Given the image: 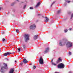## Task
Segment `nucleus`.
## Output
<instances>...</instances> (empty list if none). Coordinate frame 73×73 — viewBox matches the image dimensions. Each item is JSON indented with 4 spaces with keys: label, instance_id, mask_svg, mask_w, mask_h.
<instances>
[{
    "label": "nucleus",
    "instance_id": "f257e3e1",
    "mask_svg": "<svg viewBox=\"0 0 73 73\" xmlns=\"http://www.w3.org/2000/svg\"><path fill=\"white\" fill-rule=\"evenodd\" d=\"M3 64L4 66H5V67L2 66L1 67V72L2 73H4V71H5L4 69H8L7 64L4 63H3Z\"/></svg>",
    "mask_w": 73,
    "mask_h": 73
},
{
    "label": "nucleus",
    "instance_id": "f03ea898",
    "mask_svg": "<svg viewBox=\"0 0 73 73\" xmlns=\"http://www.w3.org/2000/svg\"><path fill=\"white\" fill-rule=\"evenodd\" d=\"M29 35L28 34H25V42H27L29 40Z\"/></svg>",
    "mask_w": 73,
    "mask_h": 73
},
{
    "label": "nucleus",
    "instance_id": "7ed1b4c3",
    "mask_svg": "<svg viewBox=\"0 0 73 73\" xmlns=\"http://www.w3.org/2000/svg\"><path fill=\"white\" fill-rule=\"evenodd\" d=\"M72 43L71 42H68L66 44V46L67 48H71L72 47Z\"/></svg>",
    "mask_w": 73,
    "mask_h": 73
},
{
    "label": "nucleus",
    "instance_id": "20e7f679",
    "mask_svg": "<svg viewBox=\"0 0 73 73\" xmlns=\"http://www.w3.org/2000/svg\"><path fill=\"white\" fill-rule=\"evenodd\" d=\"M66 41L65 40L63 41H60V42L59 43V45L60 46H63V45H65L66 43Z\"/></svg>",
    "mask_w": 73,
    "mask_h": 73
},
{
    "label": "nucleus",
    "instance_id": "39448f33",
    "mask_svg": "<svg viewBox=\"0 0 73 73\" xmlns=\"http://www.w3.org/2000/svg\"><path fill=\"white\" fill-rule=\"evenodd\" d=\"M57 67L58 68H64L65 67V65L63 64L60 63L58 65Z\"/></svg>",
    "mask_w": 73,
    "mask_h": 73
},
{
    "label": "nucleus",
    "instance_id": "423d86ee",
    "mask_svg": "<svg viewBox=\"0 0 73 73\" xmlns=\"http://www.w3.org/2000/svg\"><path fill=\"white\" fill-rule=\"evenodd\" d=\"M39 61L40 64H44V60H43V59L42 57H40L39 60Z\"/></svg>",
    "mask_w": 73,
    "mask_h": 73
},
{
    "label": "nucleus",
    "instance_id": "0eeeda50",
    "mask_svg": "<svg viewBox=\"0 0 73 73\" xmlns=\"http://www.w3.org/2000/svg\"><path fill=\"white\" fill-rule=\"evenodd\" d=\"M14 53H15V52L11 53V52H7V53L4 54L3 56H8V55H10L11 54H14Z\"/></svg>",
    "mask_w": 73,
    "mask_h": 73
},
{
    "label": "nucleus",
    "instance_id": "6e6552de",
    "mask_svg": "<svg viewBox=\"0 0 73 73\" xmlns=\"http://www.w3.org/2000/svg\"><path fill=\"white\" fill-rule=\"evenodd\" d=\"M35 28H36V25H31L30 27V29H35Z\"/></svg>",
    "mask_w": 73,
    "mask_h": 73
},
{
    "label": "nucleus",
    "instance_id": "1a4fd4ad",
    "mask_svg": "<svg viewBox=\"0 0 73 73\" xmlns=\"http://www.w3.org/2000/svg\"><path fill=\"white\" fill-rule=\"evenodd\" d=\"M49 50V48L48 47L46 48L45 51H44V53H48Z\"/></svg>",
    "mask_w": 73,
    "mask_h": 73
},
{
    "label": "nucleus",
    "instance_id": "9d476101",
    "mask_svg": "<svg viewBox=\"0 0 73 73\" xmlns=\"http://www.w3.org/2000/svg\"><path fill=\"white\" fill-rule=\"evenodd\" d=\"M60 61H62V60H61V59L59 58L58 60L56 62L57 64H58V63H59V62H60Z\"/></svg>",
    "mask_w": 73,
    "mask_h": 73
},
{
    "label": "nucleus",
    "instance_id": "9b49d317",
    "mask_svg": "<svg viewBox=\"0 0 73 73\" xmlns=\"http://www.w3.org/2000/svg\"><path fill=\"white\" fill-rule=\"evenodd\" d=\"M23 62L24 63V64H25L28 63V61L27 60L24 59L23 61Z\"/></svg>",
    "mask_w": 73,
    "mask_h": 73
},
{
    "label": "nucleus",
    "instance_id": "f8f14e48",
    "mask_svg": "<svg viewBox=\"0 0 73 73\" xmlns=\"http://www.w3.org/2000/svg\"><path fill=\"white\" fill-rule=\"evenodd\" d=\"M40 2H39L37 3V4L36 5V6H35V8H37V7L40 5Z\"/></svg>",
    "mask_w": 73,
    "mask_h": 73
},
{
    "label": "nucleus",
    "instance_id": "ddd939ff",
    "mask_svg": "<svg viewBox=\"0 0 73 73\" xmlns=\"http://www.w3.org/2000/svg\"><path fill=\"white\" fill-rule=\"evenodd\" d=\"M38 35H36L34 36V40H36V39H37V38H38Z\"/></svg>",
    "mask_w": 73,
    "mask_h": 73
},
{
    "label": "nucleus",
    "instance_id": "4468645a",
    "mask_svg": "<svg viewBox=\"0 0 73 73\" xmlns=\"http://www.w3.org/2000/svg\"><path fill=\"white\" fill-rule=\"evenodd\" d=\"M14 72V70L13 68H12L10 69V71L9 72V73H13V72Z\"/></svg>",
    "mask_w": 73,
    "mask_h": 73
},
{
    "label": "nucleus",
    "instance_id": "2eb2a0df",
    "mask_svg": "<svg viewBox=\"0 0 73 73\" xmlns=\"http://www.w3.org/2000/svg\"><path fill=\"white\" fill-rule=\"evenodd\" d=\"M44 18H46V20H45V22L47 23L48 21H49V19L48 18L46 17H45Z\"/></svg>",
    "mask_w": 73,
    "mask_h": 73
},
{
    "label": "nucleus",
    "instance_id": "dca6fc26",
    "mask_svg": "<svg viewBox=\"0 0 73 73\" xmlns=\"http://www.w3.org/2000/svg\"><path fill=\"white\" fill-rule=\"evenodd\" d=\"M65 0V2L64 4V7H65V6H66V4L67 3H66V2H67L66 0Z\"/></svg>",
    "mask_w": 73,
    "mask_h": 73
},
{
    "label": "nucleus",
    "instance_id": "f3484780",
    "mask_svg": "<svg viewBox=\"0 0 73 73\" xmlns=\"http://www.w3.org/2000/svg\"><path fill=\"white\" fill-rule=\"evenodd\" d=\"M73 13H72L71 15V18L70 19H72L73 18Z\"/></svg>",
    "mask_w": 73,
    "mask_h": 73
},
{
    "label": "nucleus",
    "instance_id": "a211bd4d",
    "mask_svg": "<svg viewBox=\"0 0 73 73\" xmlns=\"http://www.w3.org/2000/svg\"><path fill=\"white\" fill-rule=\"evenodd\" d=\"M15 3H16L14 2L11 3V6H13V5H14L15 4Z\"/></svg>",
    "mask_w": 73,
    "mask_h": 73
},
{
    "label": "nucleus",
    "instance_id": "6ab92c4d",
    "mask_svg": "<svg viewBox=\"0 0 73 73\" xmlns=\"http://www.w3.org/2000/svg\"><path fill=\"white\" fill-rule=\"evenodd\" d=\"M52 65H54V66H56V64L54 63V62H52Z\"/></svg>",
    "mask_w": 73,
    "mask_h": 73
},
{
    "label": "nucleus",
    "instance_id": "aec40b11",
    "mask_svg": "<svg viewBox=\"0 0 73 73\" xmlns=\"http://www.w3.org/2000/svg\"><path fill=\"white\" fill-rule=\"evenodd\" d=\"M38 16H41L42 17H44L43 15H41V14H38Z\"/></svg>",
    "mask_w": 73,
    "mask_h": 73
},
{
    "label": "nucleus",
    "instance_id": "412c9836",
    "mask_svg": "<svg viewBox=\"0 0 73 73\" xmlns=\"http://www.w3.org/2000/svg\"><path fill=\"white\" fill-rule=\"evenodd\" d=\"M55 3V1H54L53 3L50 6V7H52V6L53 5V4H54Z\"/></svg>",
    "mask_w": 73,
    "mask_h": 73
},
{
    "label": "nucleus",
    "instance_id": "4be33fe9",
    "mask_svg": "<svg viewBox=\"0 0 73 73\" xmlns=\"http://www.w3.org/2000/svg\"><path fill=\"white\" fill-rule=\"evenodd\" d=\"M18 52H20V50H21V49L20 48H19L18 49Z\"/></svg>",
    "mask_w": 73,
    "mask_h": 73
},
{
    "label": "nucleus",
    "instance_id": "5701e85b",
    "mask_svg": "<svg viewBox=\"0 0 73 73\" xmlns=\"http://www.w3.org/2000/svg\"><path fill=\"white\" fill-rule=\"evenodd\" d=\"M67 0H66V3H70V1H67Z\"/></svg>",
    "mask_w": 73,
    "mask_h": 73
},
{
    "label": "nucleus",
    "instance_id": "b1692460",
    "mask_svg": "<svg viewBox=\"0 0 73 73\" xmlns=\"http://www.w3.org/2000/svg\"><path fill=\"white\" fill-rule=\"evenodd\" d=\"M68 31V30L67 29H65L64 30V32L65 33H66V32H67Z\"/></svg>",
    "mask_w": 73,
    "mask_h": 73
},
{
    "label": "nucleus",
    "instance_id": "393cba45",
    "mask_svg": "<svg viewBox=\"0 0 73 73\" xmlns=\"http://www.w3.org/2000/svg\"><path fill=\"white\" fill-rule=\"evenodd\" d=\"M20 64H19V65H21V66H22V65H23V63L22 62H21L20 63Z\"/></svg>",
    "mask_w": 73,
    "mask_h": 73
},
{
    "label": "nucleus",
    "instance_id": "a878e982",
    "mask_svg": "<svg viewBox=\"0 0 73 73\" xmlns=\"http://www.w3.org/2000/svg\"><path fill=\"white\" fill-rule=\"evenodd\" d=\"M26 7H27V5H25L23 7V9H25V8Z\"/></svg>",
    "mask_w": 73,
    "mask_h": 73
},
{
    "label": "nucleus",
    "instance_id": "bb28decb",
    "mask_svg": "<svg viewBox=\"0 0 73 73\" xmlns=\"http://www.w3.org/2000/svg\"><path fill=\"white\" fill-rule=\"evenodd\" d=\"M2 41L3 42H4V41H5V38H3V39H2Z\"/></svg>",
    "mask_w": 73,
    "mask_h": 73
},
{
    "label": "nucleus",
    "instance_id": "cd10ccee",
    "mask_svg": "<svg viewBox=\"0 0 73 73\" xmlns=\"http://www.w3.org/2000/svg\"><path fill=\"white\" fill-rule=\"evenodd\" d=\"M25 48H26L25 46V45H23V49H25Z\"/></svg>",
    "mask_w": 73,
    "mask_h": 73
},
{
    "label": "nucleus",
    "instance_id": "c85d7f7f",
    "mask_svg": "<svg viewBox=\"0 0 73 73\" xmlns=\"http://www.w3.org/2000/svg\"><path fill=\"white\" fill-rule=\"evenodd\" d=\"M16 32H18V33H19V31L18 30V29H17L16 30Z\"/></svg>",
    "mask_w": 73,
    "mask_h": 73
},
{
    "label": "nucleus",
    "instance_id": "c756f323",
    "mask_svg": "<svg viewBox=\"0 0 73 73\" xmlns=\"http://www.w3.org/2000/svg\"><path fill=\"white\" fill-rule=\"evenodd\" d=\"M30 9H33V8L32 7H30Z\"/></svg>",
    "mask_w": 73,
    "mask_h": 73
},
{
    "label": "nucleus",
    "instance_id": "7c9ffc66",
    "mask_svg": "<svg viewBox=\"0 0 73 73\" xmlns=\"http://www.w3.org/2000/svg\"><path fill=\"white\" fill-rule=\"evenodd\" d=\"M60 11H58L57 12V14H59V13H60Z\"/></svg>",
    "mask_w": 73,
    "mask_h": 73
},
{
    "label": "nucleus",
    "instance_id": "2f4dec72",
    "mask_svg": "<svg viewBox=\"0 0 73 73\" xmlns=\"http://www.w3.org/2000/svg\"><path fill=\"white\" fill-rule=\"evenodd\" d=\"M69 54L70 55H71V54H72V53H71V52H69Z\"/></svg>",
    "mask_w": 73,
    "mask_h": 73
},
{
    "label": "nucleus",
    "instance_id": "473e14b6",
    "mask_svg": "<svg viewBox=\"0 0 73 73\" xmlns=\"http://www.w3.org/2000/svg\"><path fill=\"white\" fill-rule=\"evenodd\" d=\"M36 68V66H33V69H35Z\"/></svg>",
    "mask_w": 73,
    "mask_h": 73
},
{
    "label": "nucleus",
    "instance_id": "72a5a7b5",
    "mask_svg": "<svg viewBox=\"0 0 73 73\" xmlns=\"http://www.w3.org/2000/svg\"><path fill=\"white\" fill-rule=\"evenodd\" d=\"M2 34H4V32L2 31Z\"/></svg>",
    "mask_w": 73,
    "mask_h": 73
},
{
    "label": "nucleus",
    "instance_id": "f704fd0d",
    "mask_svg": "<svg viewBox=\"0 0 73 73\" xmlns=\"http://www.w3.org/2000/svg\"><path fill=\"white\" fill-rule=\"evenodd\" d=\"M72 30V29L71 28H70L69 29V31H71Z\"/></svg>",
    "mask_w": 73,
    "mask_h": 73
},
{
    "label": "nucleus",
    "instance_id": "c9c22d12",
    "mask_svg": "<svg viewBox=\"0 0 73 73\" xmlns=\"http://www.w3.org/2000/svg\"><path fill=\"white\" fill-rule=\"evenodd\" d=\"M15 63H16V62H17V61L16 60H15Z\"/></svg>",
    "mask_w": 73,
    "mask_h": 73
},
{
    "label": "nucleus",
    "instance_id": "e433bc0d",
    "mask_svg": "<svg viewBox=\"0 0 73 73\" xmlns=\"http://www.w3.org/2000/svg\"><path fill=\"white\" fill-rule=\"evenodd\" d=\"M6 60L7 61H9V60L8 59H7Z\"/></svg>",
    "mask_w": 73,
    "mask_h": 73
},
{
    "label": "nucleus",
    "instance_id": "4c0bfd02",
    "mask_svg": "<svg viewBox=\"0 0 73 73\" xmlns=\"http://www.w3.org/2000/svg\"><path fill=\"white\" fill-rule=\"evenodd\" d=\"M1 9V7H0V11Z\"/></svg>",
    "mask_w": 73,
    "mask_h": 73
},
{
    "label": "nucleus",
    "instance_id": "58836bf2",
    "mask_svg": "<svg viewBox=\"0 0 73 73\" xmlns=\"http://www.w3.org/2000/svg\"><path fill=\"white\" fill-rule=\"evenodd\" d=\"M53 62V60H52L51 61V62Z\"/></svg>",
    "mask_w": 73,
    "mask_h": 73
},
{
    "label": "nucleus",
    "instance_id": "ea45409f",
    "mask_svg": "<svg viewBox=\"0 0 73 73\" xmlns=\"http://www.w3.org/2000/svg\"><path fill=\"white\" fill-rule=\"evenodd\" d=\"M17 1H18L19 2V0H17Z\"/></svg>",
    "mask_w": 73,
    "mask_h": 73
},
{
    "label": "nucleus",
    "instance_id": "a19ab883",
    "mask_svg": "<svg viewBox=\"0 0 73 73\" xmlns=\"http://www.w3.org/2000/svg\"><path fill=\"white\" fill-rule=\"evenodd\" d=\"M69 73H72V72H70Z\"/></svg>",
    "mask_w": 73,
    "mask_h": 73
},
{
    "label": "nucleus",
    "instance_id": "79ce46f5",
    "mask_svg": "<svg viewBox=\"0 0 73 73\" xmlns=\"http://www.w3.org/2000/svg\"><path fill=\"white\" fill-rule=\"evenodd\" d=\"M72 3H73V0H72Z\"/></svg>",
    "mask_w": 73,
    "mask_h": 73
}]
</instances>
